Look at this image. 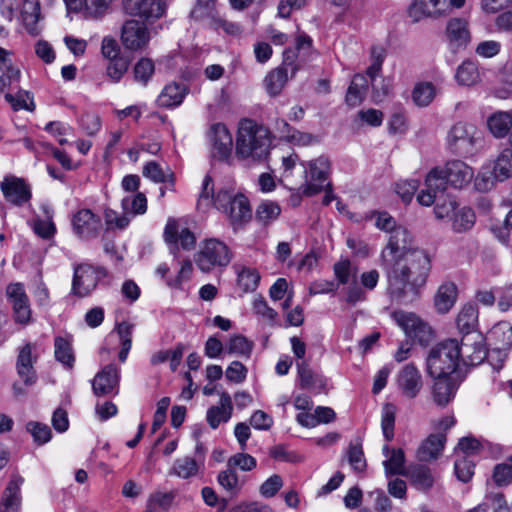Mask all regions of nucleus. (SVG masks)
Instances as JSON below:
<instances>
[{"instance_id": "nucleus-1", "label": "nucleus", "mask_w": 512, "mask_h": 512, "mask_svg": "<svg viewBox=\"0 0 512 512\" xmlns=\"http://www.w3.org/2000/svg\"><path fill=\"white\" fill-rule=\"evenodd\" d=\"M381 265L386 272L390 296L397 301H412L427 282L431 259L425 250H416Z\"/></svg>"}, {"instance_id": "nucleus-2", "label": "nucleus", "mask_w": 512, "mask_h": 512, "mask_svg": "<svg viewBox=\"0 0 512 512\" xmlns=\"http://www.w3.org/2000/svg\"><path fill=\"white\" fill-rule=\"evenodd\" d=\"M270 131L250 119L239 123L235 153L249 163L262 162L267 159L271 147Z\"/></svg>"}, {"instance_id": "nucleus-3", "label": "nucleus", "mask_w": 512, "mask_h": 512, "mask_svg": "<svg viewBox=\"0 0 512 512\" xmlns=\"http://www.w3.org/2000/svg\"><path fill=\"white\" fill-rule=\"evenodd\" d=\"M460 347L455 339H448L432 348L427 357V371L431 377H456Z\"/></svg>"}, {"instance_id": "nucleus-4", "label": "nucleus", "mask_w": 512, "mask_h": 512, "mask_svg": "<svg viewBox=\"0 0 512 512\" xmlns=\"http://www.w3.org/2000/svg\"><path fill=\"white\" fill-rule=\"evenodd\" d=\"M213 205L226 215L234 227L248 222L252 217L248 199L232 190L220 189L215 195Z\"/></svg>"}, {"instance_id": "nucleus-5", "label": "nucleus", "mask_w": 512, "mask_h": 512, "mask_svg": "<svg viewBox=\"0 0 512 512\" xmlns=\"http://www.w3.org/2000/svg\"><path fill=\"white\" fill-rule=\"evenodd\" d=\"M481 141V132L475 125L466 122L455 123L447 135L449 149L460 155L473 154Z\"/></svg>"}, {"instance_id": "nucleus-6", "label": "nucleus", "mask_w": 512, "mask_h": 512, "mask_svg": "<svg viewBox=\"0 0 512 512\" xmlns=\"http://www.w3.org/2000/svg\"><path fill=\"white\" fill-rule=\"evenodd\" d=\"M230 261L231 253L227 245L214 238L205 240L195 255L196 265L203 272H210L215 267H225Z\"/></svg>"}, {"instance_id": "nucleus-7", "label": "nucleus", "mask_w": 512, "mask_h": 512, "mask_svg": "<svg viewBox=\"0 0 512 512\" xmlns=\"http://www.w3.org/2000/svg\"><path fill=\"white\" fill-rule=\"evenodd\" d=\"M488 341L491 346L489 362L494 368L499 369L507 358L508 351L512 348L511 324L506 321L495 324L488 333Z\"/></svg>"}, {"instance_id": "nucleus-8", "label": "nucleus", "mask_w": 512, "mask_h": 512, "mask_svg": "<svg viewBox=\"0 0 512 512\" xmlns=\"http://www.w3.org/2000/svg\"><path fill=\"white\" fill-rule=\"evenodd\" d=\"M306 174V181L302 185V193L306 196H313L329 186L327 182L330 173V161L325 156L302 162Z\"/></svg>"}, {"instance_id": "nucleus-9", "label": "nucleus", "mask_w": 512, "mask_h": 512, "mask_svg": "<svg viewBox=\"0 0 512 512\" xmlns=\"http://www.w3.org/2000/svg\"><path fill=\"white\" fill-rule=\"evenodd\" d=\"M105 277L106 271L102 267L93 266L89 263L78 264L74 266L72 293L79 297H86Z\"/></svg>"}, {"instance_id": "nucleus-10", "label": "nucleus", "mask_w": 512, "mask_h": 512, "mask_svg": "<svg viewBox=\"0 0 512 512\" xmlns=\"http://www.w3.org/2000/svg\"><path fill=\"white\" fill-rule=\"evenodd\" d=\"M120 40L126 50L132 52L144 51L151 40V32L144 22L126 20L121 28Z\"/></svg>"}, {"instance_id": "nucleus-11", "label": "nucleus", "mask_w": 512, "mask_h": 512, "mask_svg": "<svg viewBox=\"0 0 512 512\" xmlns=\"http://www.w3.org/2000/svg\"><path fill=\"white\" fill-rule=\"evenodd\" d=\"M395 384L404 399L412 400L418 397L423 390L424 379L418 367L409 363L397 372Z\"/></svg>"}, {"instance_id": "nucleus-12", "label": "nucleus", "mask_w": 512, "mask_h": 512, "mask_svg": "<svg viewBox=\"0 0 512 512\" xmlns=\"http://www.w3.org/2000/svg\"><path fill=\"white\" fill-rule=\"evenodd\" d=\"M412 237L409 231L398 226L390 233L388 243L381 252V264L391 262L404 257L407 253L420 250L411 247Z\"/></svg>"}, {"instance_id": "nucleus-13", "label": "nucleus", "mask_w": 512, "mask_h": 512, "mask_svg": "<svg viewBox=\"0 0 512 512\" xmlns=\"http://www.w3.org/2000/svg\"><path fill=\"white\" fill-rule=\"evenodd\" d=\"M71 223L74 234L84 240L96 238L102 230L101 217L88 208L79 209Z\"/></svg>"}, {"instance_id": "nucleus-14", "label": "nucleus", "mask_w": 512, "mask_h": 512, "mask_svg": "<svg viewBox=\"0 0 512 512\" xmlns=\"http://www.w3.org/2000/svg\"><path fill=\"white\" fill-rule=\"evenodd\" d=\"M207 137L212 157L220 161H227L231 157L233 138L226 125L223 123L211 125Z\"/></svg>"}, {"instance_id": "nucleus-15", "label": "nucleus", "mask_w": 512, "mask_h": 512, "mask_svg": "<svg viewBox=\"0 0 512 512\" xmlns=\"http://www.w3.org/2000/svg\"><path fill=\"white\" fill-rule=\"evenodd\" d=\"M450 14L448 0H414L408 9V16L413 22L425 18L438 19Z\"/></svg>"}, {"instance_id": "nucleus-16", "label": "nucleus", "mask_w": 512, "mask_h": 512, "mask_svg": "<svg viewBox=\"0 0 512 512\" xmlns=\"http://www.w3.org/2000/svg\"><path fill=\"white\" fill-rule=\"evenodd\" d=\"M394 321L405 334L420 343L427 342L431 336V328L416 314L405 311H395L392 314Z\"/></svg>"}, {"instance_id": "nucleus-17", "label": "nucleus", "mask_w": 512, "mask_h": 512, "mask_svg": "<svg viewBox=\"0 0 512 512\" xmlns=\"http://www.w3.org/2000/svg\"><path fill=\"white\" fill-rule=\"evenodd\" d=\"M448 182L442 169H432L425 178V188L417 196L423 206H431L436 200L443 199Z\"/></svg>"}, {"instance_id": "nucleus-18", "label": "nucleus", "mask_w": 512, "mask_h": 512, "mask_svg": "<svg viewBox=\"0 0 512 512\" xmlns=\"http://www.w3.org/2000/svg\"><path fill=\"white\" fill-rule=\"evenodd\" d=\"M122 7L127 15L153 21L161 18L166 10L162 0H122Z\"/></svg>"}, {"instance_id": "nucleus-19", "label": "nucleus", "mask_w": 512, "mask_h": 512, "mask_svg": "<svg viewBox=\"0 0 512 512\" xmlns=\"http://www.w3.org/2000/svg\"><path fill=\"white\" fill-rule=\"evenodd\" d=\"M460 347V358L467 365H478L486 358L489 360L490 350H487L481 334L463 336Z\"/></svg>"}, {"instance_id": "nucleus-20", "label": "nucleus", "mask_w": 512, "mask_h": 512, "mask_svg": "<svg viewBox=\"0 0 512 512\" xmlns=\"http://www.w3.org/2000/svg\"><path fill=\"white\" fill-rule=\"evenodd\" d=\"M6 295L12 305L15 321L20 324H28L31 319V308L23 284H9L6 288Z\"/></svg>"}, {"instance_id": "nucleus-21", "label": "nucleus", "mask_w": 512, "mask_h": 512, "mask_svg": "<svg viewBox=\"0 0 512 512\" xmlns=\"http://www.w3.org/2000/svg\"><path fill=\"white\" fill-rule=\"evenodd\" d=\"M120 370L115 364L106 365L93 381V393L98 396L117 395L119 392Z\"/></svg>"}, {"instance_id": "nucleus-22", "label": "nucleus", "mask_w": 512, "mask_h": 512, "mask_svg": "<svg viewBox=\"0 0 512 512\" xmlns=\"http://www.w3.org/2000/svg\"><path fill=\"white\" fill-rule=\"evenodd\" d=\"M5 199L16 206H22L31 199V188L23 178L5 176L0 185Z\"/></svg>"}, {"instance_id": "nucleus-23", "label": "nucleus", "mask_w": 512, "mask_h": 512, "mask_svg": "<svg viewBox=\"0 0 512 512\" xmlns=\"http://www.w3.org/2000/svg\"><path fill=\"white\" fill-rule=\"evenodd\" d=\"M445 36L453 51L464 49L471 39L468 21L464 18H451L446 24Z\"/></svg>"}, {"instance_id": "nucleus-24", "label": "nucleus", "mask_w": 512, "mask_h": 512, "mask_svg": "<svg viewBox=\"0 0 512 512\" xmlns=\"http://www.w3.org/2000/svg\"><path fill=\"white\" fill-rule=\"evenodd\" d=\"M445 444L444 433L430 434L417 448L416 458L420 462H433L442 455Z\"/></svg>"}, {"instance_id": "nucleus-25", "label": "nucleus", "mask_w": 512, "mask_h": 512, "mask_svg": "<svg viewBox=\"0 0 512 512\" xmlns=\"http://www.w3.org/2000/svg\"><path fill=\"white\" fill-rule=\"evenodd\" d=\"M164 238L171 244H179L184 250L194 248L196 244L195 235L184 225L175 220H169L165 226Z\"/></svg>"}, {"instance_id": "nucleus-26", "label": "nucleus", "mask_w": 512, "mask_h": 512, "mask_svg": "<svg viewBox=\"0 0 512 512\" xmlns=\"http://www.w3.org/2000/svg\"><path fill=\"white\" fill-rule=\"evenodd\" d=\"M448 184L455 188H462L469 184L474 176L473 169L461 160L447 162L442 169Z\"/></svg>"}, {"instance_id": "nucleus-27", "label": "nucleus", "mask_w": 512, "mask_h": 512, "mask_svg": "<svg viewBox=\"0 0 512 512\" xmlns=\"http://www.w3.org/2000/svg\"><path fill=\"white\" fill-rule=\"evenodd\" d=\"M20 18L29 34L38 35L42 29L40 25L42 19L40 1L22 0Z\"/></svg>"}, {"instance_id": "nucleus-28", "label": "nucleus", "mask_w": 512, "mask_h": 512, "mask_svg": "<svg viewBox=\"0 0 512 512\" xmlns=\"http://www.w3.org/2000/svg\"><path fill=\"white\" fill-rule=\"evenodd\" d=\"M435 382L432 388L434 402L441 407L448 405L454 398L459 382L456 377H433Z\"/></svg>"}, {"instance_id": "nucleus-29", "label": "nucleus", "mask_w": 512, "mask_h": 512, "mask_svg": "<svg viewBox=\"0 0 512 512\" xmlns=\"http://www.w3.org/2000/svg\"><path fill=\"white\" fill-rule=\"evenodd\" d=\"M233 404L231 396L227 392L220 393L219 404L208 409L206 419L212 429H216L221 423H226L232 416Z\"/></svg>"}, {"instance_id": "nucleus-30", "label": "nucleus", "mask_w": 512, "mask_h": 512, "mask_svg": "<svg viewBox=\"0 0 512 512\" xmlns=\"http://www.w3.org/2000/svg\"><path fill=\"white\" fill-rule=\"evenodd\" d=\"M35 361L36 357H33L32 355L31 345H24L18 353L16 370L18 376L26 385H32L36 381L37 376L33 366Z\"/></svg>"}, {"instance_id": "nucleus-31", "label": "nucleus", "mask_w": 512, "mask_h": 512, "mask_svg": "<svg viewBox=\"0 0 512 512\" xmlns=\"http://www.w3.org/2000/svg\"><path fill=\"white\" fill-rule=\"evenodd\" d=\"M405 476L415 489L422 492L432 489L436 480L432 469L424 464L411 465Z\"/></svg>"}, {"instance_id": "nucleus-32", "label": "nucleus", "mask_w": 512, "mask_h": 512, "mask_svg": "<svg viewBox=\"0 0 512 512\" xmlns=\"http://www.w3.org/2000/svg\"><path fill=\"white\" fill-rule=\"evenodd\" d=\"M478 307L476 304L468 302L464 304L456 317V325L458 330L464 335L469 336L475 334L478 326Z\"/></svg>"}, {"instance_id": "nucleus-33", "label": "nucleus", "mask_w": 512, "mask_h": 512, "mask_svg": "<svg viewBox=\"0 0 512 512\" xmlns=\"http://www.w3.org/2000/svg\"><path fill=\"white\" fill-rule=\"evenodd\" d=\"M203 467L202 459H194L190 456H184L177 458L174 461L169 470V475L187 480L196 477Z\"/></svg>"}, {"instance_id": "nucleus-34", "label": "nucleus", "mask_w": 512, "mask_h": 512, "mask_svg": "<svg viewBox=\"0 0 512 512\" xmlns=\"http://www.w3.org/2000/svg\"><path fill=\"white\" fill-rule=\"evenodd\" d=\"M383 455L386 460L383 461L385 474L388 475H403L405 476L407 470L405 469V454L401 448L390 449L388 445L382 448Z\"/></svg>"}, {"instance_id": "nucleus-35", "label": "nucleus", "mask_w": 512, "mask_h": 512, "mask_svg": "<svg viewBox=\"0 0 512 512\" xmlns=\"http://www.w3.org/2000/svg\"><path fill=\"white\" fill-rule=\"evenodd\" d=\"M23 481L24 479L18 475L10 480L3 494L0 512H18L21 503L20 487Z\"/></svg>"}, {"instance_id": "nucleus-36", "label": "nucleus", "mask_w": 512, "mask_h": 512, "mask_svg": "<svg viewBox=\"0 0 512 512\" xmlns=\"http://www.w3.org/2000/svg\"><path fill=\"white\" fill-rule=\"evenodd\" d=\"M187 90L186 87L179 83L167 84L159 94L157 98V104L163 108H174L179 106L185 96Z\"/></svg>"}, {"instance_id": "nucleus-37", "label": "nucleus", "mask_w": 512, "mask_h": 512, "mask_svg": "<svg viewBox=\"0 0 512 512\" xmlns=\"http://www.w3.org/2000/svg\"><path fill=\"white\" fill-rule=\"evenodd\" d=\"M458 288L453 282L443 283L437 290L434 304L439 313L445 314L451 310L457 301Z\"/></svg>"}, {"instance_id": "nucleus-38", "label": "nucleus", "mask_w": 512, "mask_h": 512, "mask_svg": "<svg viewBox=\"0 0 512 512\" xmlns=\"http://www.w3.org/2000/svg\"><path fill=\"white\" fill-rule=\"evenodd\" d=\"M176 497V490H155L149 495L146 508L152 512H167L173 506Z\"/></svg>"}, {"instance_id": "nucleus-39", "label": "nucleus", "mask_w": 512, "mask_h": 512, "mask_svg": "<svg viewBox=\"0 0 512 512\" xmlns=\"http://www.w3.org/2000/svg\"><path fill=\"white\" fill-rule=\"evenodd\" d=\"M281 137L297 146H309L319 142L317 136L302 132L291 127L287 122L282 121Z\"/></svg>"}, {"instance_id": "nucleus-40", "label": "nucleus", "mask_w": 512, "mask_h": 512, "mask_svg": "<svg viewBox=\"0 0 512 512\" xmlns=\"http://www.w3.org/2000/svg\"><path fill=\"white\" fill-rule=\"evenodd\" d=\"M368 88V82L364 75L356 74L346 93V103L351 107H356L364 100L366 91Z\"/></svg>"}, {"instance_id": "nucleus-41", "label": "nucleus", "mask_w": 512, "mask_h": 512, "mask_svg": "<svg viewBox=\"0 0 512 512\" xmlns=\"http://www.w3.org/2000/svg\"><path fill=\"white\" fill-rule=\"evenodd\" d=\"M386 48L382 45H374L370 50L371 63L366 70L367 76L371 80V86L377 90V77L379 76L382 65L386 57Z\"/></svg>"}, {"instance_id": "nucleus-42", "label": "nucleus", "mask_w": 512, "mask_h": 512, "mask_svg": "<svg viewBox=\"0 0 512 512\" xmlns=\"http://www.w3.org/2000/svg\"><path fill=\"white\" fill-rule=\"evenodd\" d=\"M190 17L195 21H207L211 27L213 20L218 17L215 0H197Z\"/></svg>"}, {"instance_id": "nucleus-43", "label": "nucleus", "mask_w": 512, "mask_h": 512, "mask_svg": "<svg viewBox=\"0 0 512 512\" xmlns=\"http://www.w3.org/2000/svg\"><path fill=\"white\" fill-rule=\"evenodd\" d=\"M288 80L287 68L278 67L270 71L264 79V85L270 96H277L281 93Z\"/></svg>"}, {"instance_id": "nucleus-44", "label": "nucleus", "mask_w": 512, "mask_h": 512, "mask_svg": "<svg viewBox=\"0 0 512 512\" xmlns=\"http://www.w3.org/2000/svg\"><path fill=\"white\" fill-rule=\"evenodd\" d=\"M455 79L459 85L473 86L480 81V73L477 65L466 60L460 64L455 73Z\"/></svg>"}, {"instance_id": "nucleus-45", "label": "nucleus", "mask_w": 512, "mask_h": 512, "mask_svg": "<svg viewBox=\"0 0 512 512\" xmlns=\"http://www.w3.org/2000/svg\"><path fill=\"white\" fill-rule=\"evenodd\" d=\"M512 126V115L508 112H496L488 119V128L497 138H503Z\"/></svg>"}, {"instance_id": "nucleus-46", "label": "nucleus", "mask_w": 512, "mask_h": 512, "mask_svg": "<svg viewBox=\"0 0 512 512\" xmlns=\"http://www.w3.org/2000/svg\"><path fill=\"white\" fill-rule=\"evenodd\" d=\"M300 386L304 389H321L325 382L319 375L313 373L305 361L297 363Z\"/></svg>"}, {"instance_id": "nucleus-47", "label": "nucleus", "mask_w": 512, "mask_h": 512, "mask_svg": "<svg viewBox=\"0 0 512 512\" xmlns=\"http://www.w3.org/2000/svg\"><path fill=\"white\" fill-rule=\"evenodd\" d=\"M437 93L436 87L431 82H419L412 91L413 102L419 107L428 106Z\"/></svg>"}, {"instance_id": "nucleus-48", "label": "nucleus", "mask_w": 512, "mask_h": 512, "mask_svg": "<svg viewBox=\"0 0 512 512\" xmlns=\"http://www.w3.org/2000/svg\"><path fill=\"white\" fill-rule=\"evenodd\" d=\"M133 329L134 325L128 322L118 323L115 328L121 344V350L119 352L118 358L122 363L126 361L129 351L132 347Z\"/></svg>"}, {"instance_id": "nucleus-49", "label": "nucleus", "mask_w": 512, "mask_h": 512, "mask_svg": "<svg viewBox=\"0 0 512 512\" xmlns=\"http://www.w3.org/2000/svg\"><path fill=\"white\" fill-rule=\"evenodd\" d=\"M54 354L58 362L62 363L67 368H72L74 365L75 357L72 351L71 343L63 338L56 337L54 340Z\"/></svg>"}, {"instance_id": "nucleus-50", "label": "nucleus", "mask_w": 512, "mask_h": 512, "mask_svg": "<svg viewBox=\"0 0 512 512\" xmlns=\"http://www.w3.org/2000/svg\"><path fill=\"white\" fill-rule=\"evenodd\" d=\"M493 170L498 181L512 177V149H504L497 157Z\"/></svg>"}, {"instance_id": "nucleus-51", "label": "nucleus", "mask_w": 512, "mask_h": 512, "mask_svg": "<svg viewBox=\"0 0 512 512\" xmlns=\"http://www.w3.org/2000/svg\"><path fill=\"white\" fill-rule=\"evenodd\" d=\"M81 11L86 18L98 19L106 14L112 0H81Z\"/></svg>"}, {"instance_id": "nucleus-52", "label": "nucleus", "mask_w": 512, "mask_h": 512, "mask_svg": "<svg viewBox=\"0 0 512 512\" xmlns=\"http://www.w3.org/2000/svg\"><path fill=\"white\" fill-rule=\"evenodd\" d=\"M475 224V213L471 208L463 207L456 210L452 217V227L456 232H464Z\"/></svg>"}, {"instance_id": "nucleus-53", "label": "nucleus", "mask_w": 512, "mask_h": 512, "mask_svg": "<svg viewBox=\"0 0 512 512\" xmlns=\"http://www.w3.org/2000/svg\"><path fill=\"white\" fill-rule=\"evenodd\" d=\"M253 349V342L242 335H234L226 345L229 354L249 358Z\"/></svg>"}, {"instance_id": "nucleus-54", "label": "nucleus", "mask_w": 512, "mask_h": 512, "mask_svg": "<svg viewBox=\"0 0 512 512\" xmlns=\"http://www.w3.org/2000/svg\"><path fill=\"white\" fill-rule=\"evenodd\" d=\"M123 211L129 215H141L147 210V199L143 193H137L132 197H125L121 201Z\"/></svg>"}, {"instance_id": "nucleus-55", "label": "nucleus", "mask_w": 512, "mask_h": 512, "mask_svg": "<svg viewBox=\"0 0 512 512\" xmlns=\"http://www.w3.org/2000/svg\"><path fill=\"white\" fill-rule=\"evenodd\" d=\"M129 68V60L125 57H116L109 60L106 66V75L113 82L118 83Z\"/></svg>"}, {"instance_id": "nucleus-56", "label": "nucleus", "mask_w": 512, "mask_h": 512, "mask_svg": "<svg viewBox=\"0 0 512 512\" xmlns=\"http://www.w3.org/2000/svg\"><path fill=\"white\" fill-rule=\"evenodd\" d=\"M259 280L260 275L255 269L244 267L238 272V285L244 292L254 291Z\"/></svg>"}, {"instance_id": "nucleus-57", "label": "nucleus", "mask_w": 512, "mask_h": 512, "mask_svg": "<svg viewBox=\"0 0 512 512\" xmlns=\"http://www.w3.org/2000/svg\"><path fill=\"white\" fill-rule=\"evenodd\" d=\"M281 213L280 206L273 201H264L259 204L256 210V217L264 224L276 220Z\"/></svg>"}, {"instance_id": "nucleus-58", "label": "nucleus", "mask_w": 512, "mask_h": 512, "mask_svg": "<svg viewBox=\"0 0 512 512\" xmlns=\"http://www.w3.org/2000/svg\"><path fill=\"white\" fill-rule=\"evenodd\" d=\"M217 481L228 492L236 493L241 488L236 471L229 466H227V469L219 472Z\"/></svg>"}, {"instance_id": "nucleus-59", "label": "nucleus", "mask_w": 512, "mask_h": 512, "mask_svg": "<svg viewBox=\"0 0 512 512\" xmlns=\"http://www.w3.org/2000/svg\"><path fill=\"white\" fill-rule=\"evenodd\" d=\"M394 425L395 407L392 404H386L382 410L381 428L387 441H391L394 437Z\"/></svg>"}, {"instance_id": "nucleus-60", "label": "nucleus", "mask_w": 512, "mask_h": 512, "mask_svg": "<svg viewBox=\"0 0 512 512\" xmlns=\"http://www.w3.org/2000/svg\"><path fill=\"white\" fill-rule=\"evenodd\" d=\"M154 62L149 58H141L134 66V77L137 82L146 85L154 74Z\"/></svg>"}, {"instance_id": "nucleus-61", "label": "nucleus", "mask_w": 512, "mask_h": 512, "mask_svg": "<svg viewBox=\"0 0 512 512\" xmlns=\"http://www.w3.org/2000/svg\"><path fill=\"white\" fill-rule=\"evenodd\" d=\"M333 271L339 284H347L352 276L356 274V267L348 259L340 260L333 266Z\"/></svg>"}, {"instance_id": "nucleus-62", "label": "nucleus", "mask_w": 512, "mask_h": 512, "mask_svg": "<svg viewBox=\"0 0 512 512\" xmlns=\"http://www.w3.org/2000/svg\"><path fill=\"white\" fill-rule=\"evenodd\" d=\"M347 455L348 461L355 471H364L366 468V460L360 443H351Z\"/></svg>"}, {"instance_id": "nucleus-63", "label": "nucleus", "mask_w": 512, "mask_h": 512, "mask_svg": "<svg viewBox=\"0 0 512 512\" xmlns=\"http://www.w3.org/2000/svg\"><path fill=\"white\" fill-rule=\"evenodd\" d=\"M27 431L31 433L34 441L40 445L51 439V430L48 425L39 422H29L26 425Z\"/></svg>"}, {"instance_id": "nucleus-64", "label": "nucleus", "mask_w": 512, "mask_h": 512, "mask_svg": "<svg viewBox=\"0 0 512 512\" xmlns=\"http://www.w3.org/2000/svg\"><path fill=\"white\" fill-rule=\"evenodd\" d=\"M498 179L495 177L494 170L491 171L490 167H482L475 178V187L481 192L488 191L493 188Z\"/></svg>"}]
</instances>
